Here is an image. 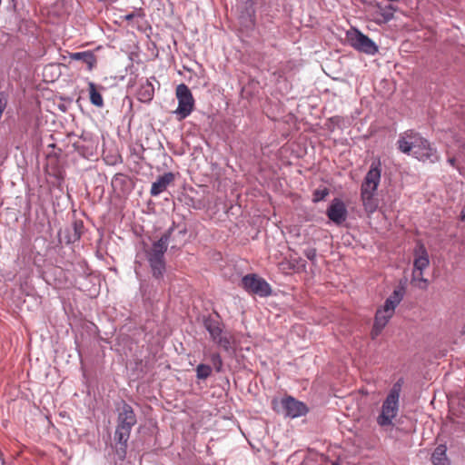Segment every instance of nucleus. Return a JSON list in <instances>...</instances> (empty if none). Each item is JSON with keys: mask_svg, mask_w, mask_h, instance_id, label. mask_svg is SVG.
<instances>
[{"mask_svg": "<svg viewBox=\"0 0 465 465\" xmlns=\"http://www.w3.org/2000/svg\"><path fill=\"white\" fill-rule=\"evenodd\" d=\"M404 292L405 291L402 287L395 289L386 299L384 304L377 309L373 326L371 331L372 340H375L382 332L389 321L392 318L396 307L403 299Z\"/></svg>", "mask_w": 465, "mask_h": 465, "instance_id": "nucleus-3", "label": "nucleus"}, {"mask_svg": "<svg viewBox=\"0 0 465 465\" xmlns=\"http://www.w3.org/2000/svg\"><path fill=\"white\" fill-rule=\"evenodd\" d=\"M69 57L72 60L83 61L84 64H86L88 71H92L97 63L96 56L92 51L71 53Z\"/></svg>", "mask_w": 465, "mask_h": 465, "instance_id": "nucleus-15", "label": "nucleus"}, {"mask_svg": "<svg viewBox=\"0 0 465 465\" xmlns=\"http://www.w3.org/2000/svg\"><path fill=\"white\" fill-rule=\"evenodd\" d=\"M411 281L416 282H417L416 285L420 289L426 290L428 287L429 282L426 278L423 277V271L413 270Z\"/></svg>", "mask_w": 465, "mask_h": 465, "instance_id": "nucleus-20", "label": "nucleus"}, {"mask_svg": "<svg viewBox=\"0 0 465 465\" xmlns=\"http://www.w3.org/2000/svg\"><path fill=\"white\" fill-rule=\"evenodd\" d=\"M448 162L450 165L455 166L456 160L454 157L449 158Z\"/></svg>", "mask_w": 465, "mask_h": 465, "instance_id": "nucleus-27", "label": "nucleus"}, {"mask_svg": "<svg viewBox=\"0 0 465 465\" xmlns=\"http://www.w3.org/2000/svg\"><path fill=\"white\" fill-rule=\"evenodd\" d=\"M173 229L167 230L159 240L154 242L152 247L146 251V258L149 262L151 272L155 279H162L165 272L164 253L167 251L169 240Z\"/></svg>", "mask_w": 465, "mask_h": 465, "instance_id": "nucleus-4", "label": "nucleus"}, {"mask_svg": "<svg viewBox=\"0 0 465 465\" xmlns=\"http://www.w3.org/2000/svg\"><path fill=\"white\" fill-rule=\"evenodd\" d=\"M347 39L354 49L367 54H375L378 52L377 45L358 29L347 33Z\"/></svg>", "mask_w": 465, "mask_h": 465, "instance_id": "nucleus-9", "label": "nucleus"}, {"mask_svg": "<svg viewBox=\"0 0 465 465\" xmlns=\"http://www.w3.org/2000/svg\"><path fill=\"white\" fill-rule=\"evenodd\" d=\"M242 286L248 293L259 295L260 297H267L272 294L270 284L263 278L254 273L243 276Z\"/></svg>", "mask_w": 465, "mask_h": 465, "instance_id": "nucleus-8", "label": "nucleus"}, {"mask_svg": "<svg viewBox=\"0 0 465 465\" xmlns=\"http://www.w3.org/2000/svg\"><path fill=\"white\" fill-rule=\"evenodd\" d=\"M304 255L310 260L314 261L317 255L315 248H308L304 251Z\"/></svg>", "mask_w": 465, "mask_h": 465, "instance_id": "nucleus-26", "label": "nucleus"}, {"mask_svg": "<svg viewBox=\"0 0 465 465\" xmlns=\"http://www.w3.org/2000/svg\"><path fill=\"white\" fill-rule=\"evenodd\" d=\"M174 181V174L171 172L165 173L153 183L150 193L152 196H157L164 192L167 187Z\"/></svg>", "mask_w": 465, "mask_h": 465, "instance_id": "nucleus-14", "label": "nucleus"}, {"mask_svg": "<svg viewBox=\"0 0 465 465\" xmlns=\"http://www.w3.org/2000/svg\"><path fill=\"white\" fill-rule=\"evenodd\" d=\"M462 333H465V322H464V325L462 327V331H461Z\"/></svg>", "mask_w": 465, "mask_h": 465, "instance_id": "nucleus-30", "label": "nucleus"}, {"mask_svg": "<svg viewBox=\"0 0 465 465\" xmlns=\"http://www.w3.org/2000/svg\"><path fill=\"white\" fill-rule=\"evenodd\" d=\"M460 217H461V220H462V221H464V220H465V204H464V207H463V208H462V210H461Z\"/></svg>", "mask_w": 465, "mask_h": 465, "instance_id": "nucleus-28", "label": "nucleus"}, {"mask_svg": "<svg viewBox=\"0 0 465 465\" xmlns=\"http://www.w3.org/2000/svg\"><path fill=\"white\" fill-rule=\"evenodd\" d=\"M212 373V369L209 365L199 364L196 368V375L198 379L204 380L208 378Z\"/></svg>", "mask_w": 465, "mask_h": 465, "instance_id": "nucleus-21", "label": "nucleus"}, {"mask_svg": "<svg viewBox=\"0 0 465 465\" xmlns=\"http://www.w3.org/2000/svg\"><path fill=\"white\" fill-rule=\"evenodd\" d=\"M142 16H143L142 13L140 11H134L131 14H128V15L123 16V19L127 22H132L136 18H142Z\"/></svg>", "mask_w": 465, "mask_h": 465, "instance_id": "nucleus-25", "label": "nucleus"}, {"mask_svg": "<svg viewBox=\"0 0 465 465\" xmlns=\"http://www.w3.org/2000/svg\"><path fill=\"white\" fill-rule=\"evenodd\" d=\"M211 362L217 371H221L223 367V361L219 353H213L211 355Z\"/></svg>", "mask_w": 465, "mask_h": 465, "instance_id": "nucleus-23", "label": "nucleus"}, {"mask_svg": "<svg viewBox=\"0 0 465 465\" xmlns=\"http://www.w3.org/2000/svg\"><path fill=\"white\" fill-rule=\"evenodd\" d=\"M413 270L424 271L430 265V258L425 245L418 242L413 250Z\"/></svg>", "mask_w": 465, "mask_h": 465, "instance_id": "nucleus-13", "label": "nucleus"}, {"mask_svg": "<svg viewBox=\"0 0 465 465\" xmlns=\"http://www.w3.org/2000/svg\"><path fill=\"white\" fill-rule=\"evenodd\" d=\"M381 163L378 159L371 163L361 185V200L368 214L373 213L379 207V200L376 197V193L381 182Z\"/></svg>", "mask_w": 465, "mask_h": 465, "instance_id": "nucleus-2", "label": "nucleus"}, {"mask_svg": "<svg viewBox=\"0 0 465 465\" xmlns=\"http://www.w3.org/2000/svg\"><path fill=\"white\" fill-rule=\"evenodd\" d=\"M329 194V190L324 188L322 190H316L313 193V202H319L323 200Z\"/></svg>", "mask_w": 465, "mask_h": 465, "instance_id": "nucleus-24", "label": "nucleus"}, {"mask_svg": "<svg viewBox=\"0 0 465 465\" xmlns=\"http://www.w3.org/2000/svg\"><path fill=\"white\" fill-rule=\"evenodd\" d=\"M52 67H53L52 65H50L48 67H45V70H47L48 68H52Z\"/></svg>", "mask_w": 465, "mask_h": 465, "instance_id": "nucleus-31", "label": "nucleus"}, {"mask_svg": "<svg viewBox=\"0 0 465 465\" xmlns=\"http://www.w3.org/2000/svg\"><path fill=\"white\" fill-rule=\"evenodd\" d=\"M0 465H4V460L2 457V453L0 452Z\"/></svg>", "mask_w": 465, "mask_h": 465, "instance_id": "nucleus-29", "label": "nucleus"}, {"mask_svg": "<svg viewBox=\"0 0 465 465\" xmlns=\"http://www.w3.org/2000/svg\"><path fill=\"white\" fill-rule=\"evenodd\" d=\"M178 106L173 112L177 119L182 121L188 117L194 110L195 100L189 87L185 84H180L175 89Z\"/></svg>", "mask_w": 465, "mask_h": 465, "instance_id": "nucleus-7", "label": "nucleus"}, {"mask_svg": "<svg viewBox=\"0 0 465 465\" xmlns=\"http://www.w3.org/2000/svg\"><path fill=\"white\" fill-rule=\"evenodd\" d=\"M204 327L208 331L213 341L218 346L228 351L231 346L230 338L223 332L219 321L209 318L204 321Z\"/></svg>", "mask_w": 465, "mask_h": 465, "instance_id": "nucleus-10", "label": "nucleus"}, {"mask_svg": "<svg viewBox=\"0 0 465 465\" xmlns=\"http://www.w3.org/2000/svg\"><path fill=\"white\" fill-rule=\"evenodd\" d=\"M118 411L114 439L118 441H128L131 430L136 423V416L133 408L125 402H123Z\"/></svg>", "mask_w": 465, "mask_h": 465, "instance_id": "nucleus-6", "label": "nucleus"}, {"mask_svg": "<svg viewBox=\"0 0 465 465\" xmlns=\"http://www.w3.org/2000/svg\"><path fill=\"white\" fill-rule=\"evenodd\" d=\"M446 451L447 447L443 444H440L435 448L431 456L433 465H449Z\"/></svg>", "mask_w": 465, "mask_h": 465, "instance_id": "nucleus-18", "label": "nucleus"}, {"mask_svg": "<svg viewBox=\"0 0 465 465\" xmlns=\"http://www.w3.org/2000/svg\"><path fill=\"white\" fill-rule=\"evenodd\" d=\"M327 216L334 223L341 224L347 218V209L344 203L341 199H333L327 209Z\"/></svg>", "mask_w": 465, "mask_h": 465, "instance_id": "nucleus-12", "label": "nucleus"}, {"mask_svg": "<svg viewBox=\"0 0 465 465\" xmlns=\"http://www.w3.org/2000/svg\"><path fill=\"white\" fill-rule=\"evenodd\" d=\"M116 441V455L120 460H124L126 456L127 441Z\"/></svg>", "mask_w": 465, "mask_h": 465, "instance_id": "nucleus-22", "label": "nucleus"}, {"mask_svg": "<svg viewBox=\"0 0 465 465\" xmlns=\"http://www.w3.org/2000/svg\"><path fill=\"white\" fill-rule=\"evenodd\" d=\"M397 144L401 153L411 154L419 161L434 163L439 160L437 150L427 139L413 130L401 134Z\"/></svg>", "mask_w": 465, "mask_h": 465, "instance_id": "nucleus-1", "label": "nucleus"}, {"mask_svg": "<svg viewBox=\"0 0 465 465\" xmlns=\"http://www.w3.org/2000/svg\"><path fill=\"white\" fill-rule=\"evenodd\" d=\"M401 385L398 381L393 384L387 397L382 402L381 413L377 417V423L381 427L393 425V420L399 412V400Z\"/></svg>", "mask_w": 465, "mask_h": 465, "instance_id": "nucleus-5", "label": "nucleus"}, {"mask_svg": "<svg viewBox=\"0 0 465 465\" xmlns=\"http://www.w3.org/2000/svg\"><path fill=\"white\" fill-rule=\"evenodd\" d=\"M282 405L284 409L285 415L290 418H297L305 415L308 411L304 403L291 396L282 399Z\"/></svg>", "mask_w": 465, "mask_h": 465, "instance_id": "nucleus-11", "label": "nucleus"}, {"mask_svg": "<svg viewBox=\"0 0 465 465\" xmlns=\"http://www.w3.org/2000/svg\"><path fill=\"white\" fill-rule=\"evenodd\" d=\"M88 90L91 104L99 108L103 107L104 104V99L95 84L89 82Z\"/></svg>", "mask_w": 465, "mask_h": 465, "instance_id": "nucleus-19", "label": "nucleus"}, {"mask_svg": "<svg viewBox=\"0 0 465 465\" xmlns=\"http://www.w3.org/2000/svg\"><path fill=\"white\" fill-rule=\"evenodd\" d=\"M332 465H337V464L333 463Z\"/></svg>", "mask_w": 465, "mask_h": 465, "instance_id": "nucleus-32", "label": "nucleus"}, {"mask_svg": "<svg viewBox=\"0 0 465 465\" xmlns=\"http://www.w3.org/2000/svg\"><path fill=\"white\" fill-rule=\"evenodd\" d=\"M379 11L376 12V17L373 19L374 22L378 25L385 24L391 21L393 18L394 8L392 5H388L386 7H382L380 5H377Z\"/></svg>", "mask_w": 465, "mask_h": 465, "instance_id": "nucleus-17", "label": "nucleus"}, {"mask_svg": "<svg viewBox=\"0 0 465 465\" xmlns=\"http://www.w3.org/2000/svg\"><path fill=\"white\" fill-rule=\"evenodd\" d=\"M153 95L154 87L149 80H146L140 85V88L137 92V98L143 103H149L153 100Z\"/></svg>", "mask_w": 465, "mask_h": 465, "instance_id": "nucleus-16", "label": "nucleus"}]
</instances>
